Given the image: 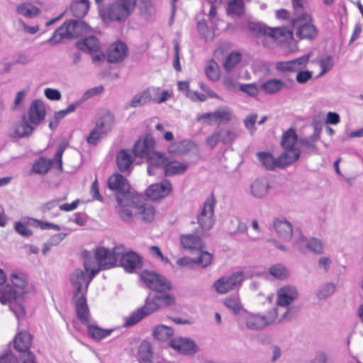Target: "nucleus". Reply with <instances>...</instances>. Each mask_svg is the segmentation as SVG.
I'll use <instances>...</instances> for the list:
<instances>
[{
	"instance_id": "1",
	"label": "nucleus",
	"mask_w": 363,
	"mask_h": 363,
	"mask_svg": "<svg viewBox=\"0 0 363 363\" xmlns=\"http://www.w3.org/2000/svg\"><path fill=\"white\" fill-rule=\"evenodd\" d=\"M123 252L122 246H116L111 250L104 247L95 250V261L86 258L84 262L86 273H89V282L101 269H110L116 265L118 257Z\"/></svg>"
},
{
	"instance_id": "2",
	"label": "nucleus",
	"mask_w": 363,
	"mask_h": 363,
	"mask_svg": "<svg viewBox=\"0 0 363 363\" xmlns=\"http://www.w3.org/2000/svg\"><path fill=\"white\" fill-rule=\"evenodd\" d=\"M137 0H112L100 9V14L104 23L124 24L134 13Z\"/></svg>"
},
{
	"instance_id": "3",
	"label": "nucleus",
	"mask_w": 363,
	"mask_h": 363,
	"mask_svg": "<svg viewBox=\"0 0 363 363\" xmlns=\"http://www.w3.org/2000/svg\"><path fill=\"white\" fill-rule=\"evenodd\" d=\"M70 281L73 286H76L73 301L77 316L78 318H81L83 321L86 322L88 305L86 294L90 284L89 282V277H86V273L81 269H77L71 274Z\"/></svg>"
},
{
	"instance_id": "4",
	"label": "nucleus",
	"mask_w": 363,
	"mask_h": 363,
	"mask_svg": "<svg viewBox=\"0 0 363 363\" xmlns=\"http://www.w3.org/2000/svg\"><path fill=\"white\" fill-rule=\"evenodd\" d=\"M277 317V310L274 308L267 315L250 313L246 310L242 311L238 318L240 327L245 326L250 330H262L271 325Z\"/></svg>"
},
{
	"instance_id": "5",
	"label": "nucleus",
	"mask_w": 363,
	"mask_h": 363,
	"mask_svg": "<svg viewBox=\"0 0 363 363\" xmlns=\"http://www.w3.org/2000/svg\"><path fill=\"white\" fill-rule=\"evenodd\" d=\"M292 25L296 28V34L301 39L313 40L318 35V30L313 24V18L309 13H301L291 20Z\"/></svg>"
},
{
	"instance_id": "6",
	"label": "nucleus",
	"mask_w": 363,
	"mask_h": 363,
	"mask_svg": "<svg viewBox=\"0 0 363 363\" xmlns=\"http://www.w3.org/2000/svg\"><path fill=\"white\" fill-rule=\"evenodd\" d=\"M67 143H62L57 147L54 158L48 159L40 157L33 164L31 172L38 174H45L51 169L54 162L57 163L58 169L62 171V155L67 147Z\"/></svg>"
},
{
	"instance_id": "7",
	"label": "nucleus",
	"mask_w": 363,
	"mask_h": 363,
	"mask_svg": "<svg viewBox=\"0 0 363 363\" xmlns=\"http://www.w3.org/2000/svg\"><path fill=\"white\" fill-rule=\"evenodd\" d=\"M216 203L215 196L211 194L206 199L202 210L197 216V223L203 230H210L215 223L214 208Z\"/></svg>"
},
{
	"instance_id": "8",
	"label": "nucleus",
	"mask_w": 363,
	"mask_h": 363,
	"mask_svg": "<svg viewBox=\"0 0 363 363\" xmlns=\"http://www.w3.org/2000/svg\"><path fill=\"white\" fill-rule=\"evenodd\" d=\"M244 279L243 273L238 272L229 276H223L216 280L213 287L217 293L223 294L241 285Z\"/></svg>"
},
{
	"instance_id": "9",
	"label": "nucleus",
	"mask_w": 363,
	"mask_h": 363,
	"mask_svg": "<svg viewBox=\"0 0 363 363\" xmlns=\"http://www.w3.org/2000/svg\"><path fill=\"white\" fill-rule=\"evenodd\" d=\"M140 279L148 288L157 291L162 292L171 289L170 281L164 277L153 272L143 271L140 274Z\"/></svg>"
},
{
	"instance_id": "10",
	"label": "nucleus",
	"mask_w": 363,
	"mask_h": 363,
	"mask_svg": "<svg viewBox=\"0 0 363 363\" xmlns=\"http://www.w3.org/2000/svg\"><path fill=\"white\" fill-rule=\"evenodd\" d=\"M77 38V32L74 20L65 21L53 33L52 35L45 43L55 45L59 44L63 39H72Z\"/></svg>"
},
{
	"instance_id": "11",
	"label": "nucleus",
	"mask_w": 363,
	"mask_h": 363,
	"mask_svg": "<svg viewBox=\"0 0 363 363\" xmlns=\"http://www.w3.org/2000/svg\"><path fill=\"white\" fill-rule=\"evenodd\" d=\"M121 246L123 247V252L118 257V260L120 259L121 266L125 271L133 273L141 269L143 261L140 255L132 251L124 253V247Z\"/></svg>"
},
{
	"instance_id": "12",
	"label": "nucleus",
	"mask_w": 363,
	"mask_h": 363,
	"mask_svg": "<svg viewBox=\"0 0 363 363\" xmlns=\"http://www.w3.org/2000/svg\"><path fill=\"white\" fill-rule=\"evenodd\" d=\"M108 186L116 192V196H130V186L126 179L121 174L116 173L111 175L108 179Z\"/></svg>"
},
{
	"instance_id": "13",
	"label": "nucleus",
	"mask_w": 363,
	"mask_h": 363,
	"mask_svg": "<svg viewBox=\"0 0 363 363\" xmlns=\"http://www.w3.org/2000/svg\"><path fill=\"white\" fill-rule=\"evenodd\" d=\"M169 346L177 352L186 355H192L198 351L195 342L188 337H174L170 340Z\"/></svg>"
},
{
	"instance_id": "14",
	"label": "nucleus",
	"mask_w": 363,
	"mask_h": 363,
	"mask_svg": "<svg viewBox=\"0 0 363 363\" xmlns=\"http://www.w3.org/2000/svg\"><path fill=\"white\" fill-rule=\"evenodd\" d=\"M135 199H138V198L132 197L131 195L125 197L117 196V206L116 207V211L123 220L125 222L131 221L133 212L130 211L129 207L135 206Z\"/></svg>"
},
{
	"instance_id": "15",
	"label": "nucleus",
	"mask_w": 363,
	"mask_h": 363,
	"mask_svg": "<svg viewBox=\"0 0 363 363\" xmlns=\"http://www.w3.org/2000/svg\"><path fill=\"white\" fill-rule=\"evenodd\" d=\"M155 140L150 135L139 138L133 146L134 156L147 159L154 150Z\"/></svg>"
},
{
	"instance_id": "16",
	"label": "nucleus",
	"mask_w": 363,
	"mask_h": 363,
	"mask_svg": "<svg viewBox=\"0 0 363 363\" xmlns=\"http://www.w3.org/2000/svg\"><path fill=\"white\" fill-rule=\"evenodd\" d=\"M172 184L168 180L152 184L146 189V196L152 200H157L167 196L172 191Z\"/></svg>"
},
{
	"instance_id": "17",
	"label": "nucleus",
	"mask_w": 363,
	"mask_h": 363,
	"mask_svg": "<svg viewBox=\"0 0 363 363\" xmlns=\"http://www.w3.org/2000/svg\"><path fill=\"white\" fill-rule=\"evenodd\" d=\"M28 119L34 125H39L45 117V108L42 101L35 99L30 104L28 111Z\"/></svg>"
},
{
	"instance_id": "18",
	"label": "nucleus",
	"mask_w": 363,
	"mask_h": 363,
	"mask_svg": "<svg viewBox=\"0 0 363 363\" xmlns=\"http://www.w3.org/2000/svg\"><path fill=\"white\" fill-rule=\"evenodd\" d=\"M128 54L126 45L121 41L113 43L107 51V60L109 62L116 63L122 61Z\"/></svg>"
},
{
	"instance_id": "19",
	"label": "nucleus",
	"mask_w": 363,
	"mask_h": 363,
	"mask_svg": "<svg viewBox=\"0 0 363 363\" xmlns=\"http://www.w3.org/2000/svg\"><path fill=\"white\" fill-rule=\"evenodd\" d=\"M82 323L86 325L87 332L90 337L95 340H101L109 336L113 331V329H103L96 325L90 324V313L88 309L86 315V322L83 321L81 318H78Z\"/></svg>"
},
{
	"instance_id": "20",
	"label": "nucleus",
	"mask_w": 363,
	"mask_h": 363,
	"mask_svg": "<svg viewBox=\"0 0 363 363\" xmlns=\"http://www.w3.org/2000/svg\"><path fill=\"white\" fill-rule=\"evenodd\" d=\"M298 296V291L294 286H286L280 288L277 291V305L286 307Z\"/></svg>"
},
{
	"instance_id": "21",
	"label": "nucleus",
	"mask_w": 363,
	"mask_h": 363,
	"mask_svg": "<svg viewBox=\"0 0 363 363\" xmlns=\"http://www.w3.org/2000/svg\"><path fill=\"white\" fill-rule=\"evenodd\" d=\"M180 242L182 247L189 251H200L203 247L201 237L196 234L181 235Z\"/></svg>"
},
{
	"instance_id": "22",
	"label": "nucleus",
	"mask_w": 363,
	"mask_h": 363,
	"mask_svg": "<svg viewBox=\"0 0 363 363\" xmlns=\"http://www.w3.org/2000/svg\"><path fill=\"white\" fill-rule=\"evenodd\" d=\"M274 228L279 237L284 241L291 240L293 235L291 224L285 218H277L274 221Z\"/></svg>"
},
{
	"instance_id": "23",
	"label": "nucleus",
	"mask_w": 363,
	"mask_h": 363,
	"mask_svg": "<svg viewBox=\"0 0 363 363\" xmlns=\"http://www.w3.org/2000/svg\"><path fill=\"white\" fill-rule=\"evenodd\" d=\"M29 122L26 116L25 115L23 116L18 123L13 128L11 136L16 138H26L30 136L34 130V127H33Z\"/></svg>"
},
{
	"instance_id": "24",
	"label": "nucleus",
	"mask_w": 363,
	"mask_h": 363,
	"mask_svg": "<svg viewBox=\"0 0 363 363\" xmlns=\"http://www.w3.org/2000/svg\"><path fill=\"white\" fill-rule=\"evenodd\" d=\"M146 160L149 164V167L147 168V173L149 175H153L155 174L154 169L160 167L164 168L168 161L163 154L155 150L152 152Z\"/></svg>"
},
{
	"instance_id": "25",
	"label": "nucleus",
	"mask_w": 363,
	"mask_h": 363,
	"mask_svg": "<svg viewBox=\"0 0 363 363\" xmlns=\"http://www.w3.org/2000/svg\"><path fill=\"white\" fill-rule=\"evenodd\" d=\"M270 188L269 183L266 178H260L255 180L250 186L251 194L257 199H262L267 196Z\"/></svg>"
},
{
	"instance_id": "26",
	"label": "nucleus",
	"mask_w": 363,
	"mask_h": 363,
	"mask_svg": "<svg viewBox=\"0 0 363 363\" xmlns=\"http://www.w3.org/2000/svg\"><path fill=\"white\" fill-rule=\"evenodd\" d=\"M284 151L278 158V167L284 168L296 161L301 155L299 149H284Z\"/></svg>"
},
{
	"instance_id": "27",
	"label": "nucleus",
	"mask_w": 363,
	"mask_h": 363,
	"mask_svg": "<svg viewBox=\"0 0 363 363\" xmlns=\"http://www.w3.org/2000/svg\"><path fill=\"white\" fill-rule=\"evenodd\" d=\"M32 337L27 331H21L16 334L14 338V348L16 351L26 352L30 350Z\"/></svg>"
},
{
	"instance_id": "28",
	"label": "nucleus",
	"mask_w": 363,
	"mask_h": 363,
	"mask_svg": "<svg viewBox=\"0 0 363 363\" xmlns=\"http://www.w3.org/2000/svg\"><path fill=\"white\" fill-rule=\"evenodd\" d=\"M76 45L79 50L87 52L90 54L97 52L100 48L99 42L94 35L89 36L81 41H78Z\"/></svg>"
},
{
	"instance_id": "29",
	"label": "nucleus",
	"mask_w": 363,
	"mask_h": 363,
	"mask_svg": "<svg viewBox=\"0 0 363 363\" xmlns=\"http://www.w3.org/2000/svg\"><path fill=\"white\" fill-rule=\"evenodd\" d=\"M247 28L250 32L259 38H263L262 44L265 47H269L267 43L269 27L259 22H249Z\"/></svg>"
},
{
	"instance_id": "30",
	"label": "nucleus",
	"mask_w": 363,
	"mask_h": 363,
	"mask_svg": "<svg viewBox=\"0 0 363 363\" xmlns=\"http://www.w3.org/2000/svg\"><path fill=\"white\" fill-rule=\"evenodd\" d=\"M285 87V83L279 79H270L263 82L260 90L267 94H275Z\"/></svg>"
},
{
	"instance_id": "31",
	"label": "nucleus",
	"mask_w": 363,
	"mask_h": 363,
	"mask_svg": "<svg viewBox=\"0 0 363 363\" xmlns=\"http://www.w3.org/2000/svg\"><path fill=\"white\" fill-rule=\"evenodd\" d=\"M145 89L149 95L150 101L156 104H162L170 97V94L167 90L161 91L160 87L150 86Z\"/></svg>"
},
{
	"instance_id": "32",
	"label": "nucleus",
	"mask_w": 363,
	"mask_h": 363,
	"mask_svg": "<svg viewBox=\"0 0 363 363\" xmlns=\"http://www.w3.org/2000/svg\"><path fill=\"white\" fill-rule=\"evenodd\" d=\"M292 37V31L286 27L269 28L267 41L269 40H278L281 38L284 40H288L291 39Z\"/></svg>"
},
{
	"instance_id": "33",
	"label": "nucleus",
	"mask_w": 363,
	"mask_h": 363,
	"mask_svg": "<svg viewBox=\"0 0 363 363\" xmlns=\"http://www.w3.org/2000/svg\"><path fill=\"white\" fill-rule=\"evenodd\" d=\"M133 162V158L130 152L126 150H121L117 155L116 164L118 169L125 172L129 170L132 163Z\"/></svg>"
},
{
	"instance_id": "34",
	"label": "nucleus",
	"mask_w": 363,
	"mask_h": 363,
	"mask_svg": "<svg viewBox=\"0 0 363 363\" xmlns=\"http://www.w3.org/2000/svg\"><path fill=\"white\" fill-rule=\"evenodd\" d=\"M89 1L88 0L74 1L70 6L72 14L79 18H82L88 12Z\"/></svg>"
},
{
	"instance_id": "35",
	"label": "nucleus",
	"mask_w": 363,
	"mask_h": 363,
	"mask_svg": "<svg viewBox=\"0 0 363 363\" xmlns=\"http://www.w3.org/2000/svg\"><path fill=\"white\" fill-rule=\"evenodd\" d=\"M233 112L228 106L219 107L213 112V118L218 124H226L232 120Z\"/></svg>"
},
{
	"instance_id": "36",
	"label": "nucleus",
	"mask_w": 363,
	"mask_h": 363,
	"mask_svg": "<svg viewBox=\"0 0 363 363\" xmlns=\"http://www.w3.org/2000/svg\"><path fill=\"white\" fill-rule=\"evenodd\" d=\"M188 168V165L177 161L167 162L164 169L165 176H174L184 174Z\"/></svg>"
},
{
	"instance_id": "37",
	"label": "nucleus",
	"mask_w": 363,
	"mask_h": 363,
	"mask_svg": "<svg viewBox=\"0 0 363 363\" xmlns=\"http://www.w3.org/2000/svg\"><path fill=\"white\" fill-rule=\"evenodd\" d=\"M257 156L262 165L267 170H274L278 167V158L275 159L274 156L267 152H259Z\"/></svg>"
},
{
	"instance_id": "38",
	"label": "nucleus",
	"mask_w": 363,
	"mask_h": 363,
	"mask_svg": "<svg viewBox=\"0 0 363 363\" xmlns=\"http://www.w3.org/2000/svg\"><path fill=\"white\" fill-rule=\"evenodd\" d=\"M224 305L234 314H238V315L245 310L242 308L239 296L236 294L226 297L224 300Z\"/></svg>"
},
{
	"instance_id": "39",
	"label": "nucleus",
	"mask_w": 363,
	"mask_h": 363,
	"mask_svg": "<svg viewBox=\"0 0 363 363\" xmlns=\"http://www.w3.org/2000/svg\"><path fill=\"white\" fill-rule=\"evenodd\" d=\"M245 13L243 0H228L227 14L231 16H241Z\"/></svg>"
},
{
	"instance_id": "40",
	"label": "nucleus",
	"mask_w": 363,
	"mask_h": 363,
	"mask_svg": "<svg viewBox=\"0 0 363 363\" xmlns=\"http://www.w3.org/2000/svg\"><path fill=\"white\" fill-rule=\"evenodd\" d=\"M16 13L27 18H34L40 14V9L29 3H23L17 6Z\"/></svg>"
},
{
	"instance_id": "41",
	"label": "nucleus",
	"mask_w": 363,
	"mask_h": 363,
	"mask_svg": "<svg viewBox=\"0 0 363 363\" xmlns=\"http://www.w3.org/2000/svg\"><path fill=\"white\" fill-rule=\"evenodd\" d=\"M114 124V117L111 113H107L104 115L101 119L97 122L96 125V128L99 130L103 135L106 134L109 131L111 130Z\"/></svg>"
},
{
	"instance_id": "42",
	"label": "nucleus",
	"mask_w": 363,
	"mask_h": 363,
	"mask_svg": "<svg viewBox=\"0 0 363 363\" xmlns=\"http://www.w3.org/2000/svg\"><path fill=\"white\" fill-rule=\"evenodd\" d=\"M135 208L137 209L135 213L140 216L143 220L150 222L153 220L155 211L151 205L147 203L135 204Z\"/></svg>"
},
{
	"instance_id": "43",
	"label": "nucleus",
	"mask_w": 363,
	"mask_h": 363,
	"mask_svg": "<svg viewBox=\"0 0 363 363\" xmlns=\"http://www.w3.org/2000/svg\"><path fill=\"white\" fill-rule=\"evenodd\" d=\"M269 274L274 278L284 280L289 277L290 272L287 267L281 264H276L269 268Z\"/></svg>"
},
{
	"instance_id": "44",
	"label": "nucleus",
	"mask_w": 363,
	"mask_h": 363,
	"mask_svg": "<svg viewBox=\"0 0 363 363\" xmlns=\"http://www.w3.org/2000/svg\"><path fill=\"white\" fill-rule=\"evenodd\" d=\"M296 142V131L293 128H289L283 134L281 144L283 149H298L295 147Z\"/></svg>"
},
{
	"instance_id": "45",
	"label": "nucleus",
	"mask_w": 363,
	"mask_h": 363,
	"mask_svg": "<svg viewBox=\"0 0 363 363\" xmlns=\"http://www.w3.org/2000/svg\"><path fill=\"white\" fill-rule=\"evenodd\" d=\"M152 335L157 340L165 341L173 336L174 330L172 328L161 324L155 328Z\"/></svg>"
},
{
	"instance_id": "46",
	"label": "nucleus",
	"mask_w": 363,
	"mask_h": 363,
	"mask_svg": "<svg viewBox=\"0 0 363 363\" xmlns=\"http://www.w3.org/2000/svg\"><path fill=\"white\" fill-rule=\"evenodd\" d=\"M23 297L16 296L14 300L10 301V310L15 314L18 320L23 318L26 315L25 307L23 304Z\"/></svg>"
},
{
	"instance_id": "47",
	"label": "nucleus",
	"mask_w": 363,
	"mask_h": 363,
	"mask_svg": "<svg viewBox=\"0 0 363 363\" xmlns=\"http://www.w3.org/2000/svg\"><path fill=\"white\" fill-rule=\"evenodd\" d=\"M158 300L157 295L152 297L148 296L145 299V305L140 308L142 309L145 317L158 310L160 308V303Z\"/></svg>"
},
{
	"instance_id": "48",
	"label": "nucleus",
	"mask_w": 363,
	"mask_h": 363,
	"mask_svg": "<svg viewBox=\"0 0 363 363\" xmlns=\"http://www.w3.org/2000/svg\"><path fill=\"white\" fill-rule=\"evenodd\" d=\"M336 285L332 282H326L321 285L316 293V297L319 300H324L331 296L336 291Z\"/></svg>"
},
{
	"instance_id": "49",
	"label": "nucleus",
	"mask_w": 363,
	"mask_h": 363,
	"mask_svg": "<svg viewBox=\"0 0 363 363\" xmlns=\"http://www.w3.org/2000/svg\"><path fill=\"white\" fill-rule=\"evenodd\" d=\"M150 102L149 95L144 89L135 94L130 101L129 106L131 108L141 107Z\"/></svg>"
},
{
	"instance_id": "50",
	"label": "nucleus",
	"mask_w": 363,
	"mask_h": 363,
	"mask_svg": "<svg viewBox=\"0 0 363 363\" xmlns=\"http://www.w3.org/2000/svg\"><path fill=\"white\" fill-rule=\"evenodd\" d=\"M206 77L212 82H217L220 79V70L218 64L214 60H211L205 68Z\"/></svg>"
},
{
	"instance_id": "51",
	"label": "nucleus",
	"mask_w": 363,
	"mask_h": 363,
	"mask_svg": "<svg viewBox=\"0 0 363 363\" xmlns=\"http://www.w3.org/2000/svg\"><path fill=\"white\" fill-rule=\"evenodd\" d=\"M140 13L145 19L150 18L155 13L152 0H140Z\"/></svg>"
},
{
	"instance_id": "52",
	"label": "nucleus",
	"mask_w": 363,
	"mask_h": 363,
	"mask_svg": "<svg viewBox=\"0 0 363 363\" xmlns=\"http://www.w3.org/2000/svg\"><path fill=\"white\" fill-rule=\"evenodd\" d=\"M11 282L14 286L12 291H16V296H23L26 294L25 288L26 286V281L25 279L18 277L16 274H13L11 277Z\"/></svg>"
},
{
	"instance_id": "53",
	"label": "nucleus",
	"mask_w": 363,
	"mask_h": 363,
	"mask_svg": "<svg viewBox=\"0 0 363 363\" xmlns=\"http://www.w3.org/2000/svg\"><path fill=\"white\" fill-rule=\"evenodd\" d=\"M306 250H308L310 252L316 255L323 254V242L319 239L315 238H308V240L306 242Z\"/></svg>"
},
{
	"instance_id": "54",
	"label": "nucleus",
	"mask_w": 363,
	"mask_h": 363,
	"mask_svg": "<svg viewBox=\"0 0 363 363\" xmlns=\"http://www.w3.org/2000/svg\"><path fill=\"white\" fill-rule=\"evenodd\" d=\"M241 60V55L239 52L230 53L223 62L224 69L230 72Z\"/></svg>"
},
{
	"instance_id": "55",
	"label": "nucleus",
	"mask_w": 363,
	"mask_h": 363,
	"mask_svg": "<svg viewBox=\"0 0 363 363\" xmlns=\"http://www.w3.org/2000/svg\"><path fill=\"white\" fill-rule=\"evenodd\" d=\"M145 315L140 308L135 311L132 312L128 317L125 318L124 325L130 327L140 322Z\"/></svg>"
},
{
	"instance_id": "56",
	"label": "nucleus",
	"mask_w": 363,
	"mask_h": 363,
	"mask_svg": "<svg viewBox=\"0 0 363 363\" xmlns=\"http://www.w3.org/2000/svg\"><path fill=\"white\" fill-rule=\"evenodd\" d=\"M138 354L140 360L149 361L152 359V347L148 342L144 341L140 344Z\"/></svg>"
},
{
	"instance_id": "57",
	"label": "nucleus",
	"mask_w": 363,
	"mask_h": 363,
	"mask_svg": "<svg viewBox=\"0 0 363 363\" xmlns=\"http://www.w3.org/2000/svg\"><path fill=\"white\" fill-rule=\"evenodd\" d=\"M311 55L307 54L296 59L291 60V64L294 72L304 69L309 62Z\"/></svg>"
},
{
	"instance_id": "58",
	"label": "nucleus",
	"mask_w": 363,
	"mask_h": 363,
	"mask_svg": "<svg viewBox=\"0 0 363 363\" xmlns=\"http://www.w3.org/2000/svg\"><path fill=\"white\" fill-rule=\"evenodd\" d=\"M318 63L321 68V72H320L319 76H322L330 70L334 65L333 57L330 55L322 57L319 60Z\"/></svg>"
},
{
	"instance_id": "59",
	"label": "nucleus",
	"mask_w": 363,
	"mask_h": 363,
	"mask_svg": "<svg viewBox=\"0 0 363 363\" xmlns=\"http://www.w3.org/2000/svg\"><path fill=\"white\" fill-rule=\"evenodd\" d=\"M199 256L195 259V264H200L202 267H208L212 261L213 256L206 251L200 250Z\"/></svg>"
},
{
	"instance_id": "60",
	"label": "nucleus",
	"mask_w": 363,
	"mask_h": 363,
	"mask_svg": "<svg viewBox=\"0 0 363 363\" xmlns=\"http://www.w3.org/2000/svg\"><path fill=\"white\" fill-rule=\"evenodd\" d=\"M238 137V134L231 130L225 129L223 130L220 128V137L221 143L227 145L232 143L235 139Z\"/></svg>"
},
{
	"instance_id": "61",
	"label": "nucleus",
	"mask_w": 363,
	"mask_h": 363,
	"mask_svg": "<svg viewBox=\"0 0 363 363\" xmlns=\"http://www.w3.org/2000/svg\"><path fill=\"white\" fill-rule=\"evenodd\" d=\"M220 128L217 127L214 132L208 136L206 140V143L208 147L213 149L219 142H221Z\"/></svg>"
},
{
	"instance_id": "62",
	"label": "nucleus",
	"mask_w": 363,
	"mask_h": 363,
	"mask_svg": "<svg viewBox=\"0 0 363 363\" xmlns=\"http://www.w3.org/2000/svg\"><path fill=\"white\" fill-rule=\"evenodd\" d=\"M16 363H38L35 355L30 350L21 352L20 356L16 358Z\"/></svg>"
},
{
	"instance_id": "63",
	"label": "nucleus",
	"mask_w": 363,
	"mask_h": 363,
	"mask_svg": "<svg viewBox=\"0 0 363 363\" xmlns=\"http://www.w3.org/2000/svg\"><path fill=\"white\" fill-rule=\"evenodd\" d=\"M257 117L258 115L257 113H250L244 120L245 127L250 131L251 135H253L256 131L255 123Z\"/></svg>"
},
{
	"instance_id": "64",
	"label": "nucleus",
	"mask_w": 363,
	"mask_h": 363,
	"mask_svg": "<svg viewBox=\"0 0 363 363\" xmlns=\"http://www.w3.org/2000/svg\"><path fill=\"white\" fill-rule=\"evenodd\" d=\"M240 90L250 96H256L259 93V89L256 84H242L240 86Z\"/></svg>"
}]
</instances>
